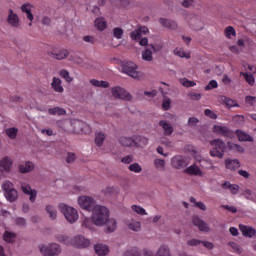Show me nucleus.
Returning a JSON list of instances; mask_svg holds the SVG:
<instances>
[{
  "label": "nucleus",
  "instance_id": "7c9ffc66",
  "mask_svg": "<svg viewBox=\"0 0 256 256\" xmlns=\"http://www.w3.org/2000/svg\"><path fill=\"white\" fill-rule=\"evenodd\" d=\"M155 256H171V250H169V246H160Z\"/></svg>",
  "mask_w": 256,
  "mask_h": 256
},
{
  "label": "nucleus",
  "instance_id": "cd10ccee",
  "mask_svg": "<svg viewBox=\"0 0 256 256\" xmlns=\"http://www.w3.org/2000/svg\"><path fill=\"white\" fill-rule=\"evenodd\" d=\"M94 25L98 31H105V29H107V22L105 21V18H97L94 21Z\"/></svg>",
  "mask_w": 256,
  "mask_h": 256
},
{
  "label": "nucleus",
  "instance_id": "2eb2a0df",
  "mask_svg": "<svg viewBox=\"0 0 256 256\" xmlns=\"http://www.w3.org/2000/svg\"><path fill=\"white\" fill-rule=\"evenodd\" d=\"M192 223L198 227L199 231H203L205 233L209 232V226H207V223L198 216L193 217Z\"/></svg>",
  "mask_w": 256,
  "mask_h": 256
},
{
  "label": "nucleus",
  "instance_id": "c9c22d12",
  "mask_svg": "<svg viewBox=\"0 0 256 256\" xmlns=\"http://www.w3.org/2000/svg\"><path fill=\"white\" fill-rule=\"evenodd\" d=\"M106 135L104 133L98 132L95 135V144L97 145V147H101L103 145V142L106 139Z\"/></svg>",
  "mask_w": 256,
  "mask_h": 256
},
{
  "label": "nucleus",
  "instance_id": "2f4dec72",
  "mask_svg": "<svg viewBox=\"0 0 256 256\" xmlns=\"http://www.w3.org/2000/svg\"><path fill=\"white\" fill-rule=\"evenodd\" d=\"M16 238H17V234L9 231L4 232L3 239L4 241H6V243H13Z\"/></svg>",
  "mask_w": 256,
  "mask_h": 256
},
{
  "label": "nucleus",
  "instance_id": "13d9d810",
  "mask_svg": "<svg viewBox=\"0 0 256 256\" xmlns=\"http://www.w3.org/2000/svg\"><path fill=\"white\" fill-rule=\"evenodd\" d=\"M113 35L116 39H122L123 37V30L121 28H114Z\"/></svg>",
  "mask_w": 256,
  "mask_h": 256
},
{
  "label": "nucleus",
  "instance_id": "a18cd8bd",
  "mask_svg": "<svg viewBox=\"0 0 256 256\" xmlns=\"http://www.w3.org/2000/svg\"><path fill=\"white\" fill-rule=\"evenodd\" d=\"M2 189L4 191V193H7L11 190H13V183L9 180H6L3 184H2Z\"/></svg>",
  "mask_w": 256,
  "mask_h": 256
},
{
  "label": "nucleus",
  "instance_id": "e433bc0d",
  "mask_svg": "<svg viewBox=\"0 0 256 256\" xmlns=\"http://www.w3.org/2000/svg\"><path fill=\"white\" fill-rule=\"evenodd\" d=\"M46 212L49 214V217L53 220L57 219V210L52 205L46 206Z\"/></svg>",
  "mask_w": 256,
  "mask_h": 256
},
{
  "label": "nucleus",
  "instance_id": "37998d69",
  "mask_svg": "<svg viewBox=\"0 0 256 256\" xmlns=\"http://www.w3.org/2000/svg\"><path fill=\"white\" fill-rule=\"evenodd\" d=\"M210 155L211 157H218V159H223V156L225 155V153H223L222 151H219V149L214 147L212 150H210Z\"/></svg>",
  "mask_w": 256,
  "mask_h": 256
},
{
  "label": "nucleus",
  "instance_id": "8fccbe9b",
  "mask_svg": "<svg viewBox=\"0 0 256 256\" xmlns=\"http://www.w3.org/2000/svg\"><path fill=\"white\" fill-rule=\"evenodd\" d=\"M180 83L184 87H195V85H197V83H195V81H191V80H188L186 78L181 79Z\"/></svg>",
  "mask_w": 256,
  "mask_h": 256
},
{
  "label": "nucleus",
  "instance_id": "c03bdc74",
  "mask_svg": "<svg viewBox=\"0 0 256 256\" xmlns=\"http://www.w3.org/2000/svg\"><path fill=\"white\" fill-rule=\"evenodd\" d=\"M198 123H199V118H197V117H190L188 119L187 126L190 127L191 129H195V127H197Z\"/></svg>",
  "mask_w": 256,
  "mask_h": 256
},
{
  "label": "nucleus",
  "instance_id": "58836bf2",
  "mask_svg": "<svg viewBox=\"0 0 256 256\" xmlns=\"http://www.w3.org/2000/svg\"><path fill=\"white\" fill-rule=\"evenodd\" d=\"M240 75L244 76L245 81L248 85H255V77L248 73L241 72Z\"/></svg>",
  "mask_w": 256,
  "mask_h": 256
},
{
  "label": "nucleus",
  "instance_id": "b1692460",
  "mask_svg": "<svg viewBox=\"0 0 256 256\" xmlns=\"http://www.w3.org/2000/svg\"><path fill=\"white\" fill-rule=\"evenodd\" d=\"M159 125H160V127L163 128L164 135H168V136L173 135V126L171 124L167 123V121L161 120L159 122Z\"/></svg>",
  "mask_w": 256,
  "mask_h": 256
},
{
  "label": "nucleus",
  "instance_id": "0e129e2a",
  "mask_svg": "<svg viewBox=\"0 0 256 256\" xmlns=\"http://www.w3.org/2000/svg\"><path fill=\"white\" fill-rule=\"evenodd\" d=\"M133 159H134L133 155H127V156H124V157L121 159V161H122L123 163H125L126 165H129V163H133Z\"/></svg>",
  "mask_w": 256,
  "mask_h": 256
},
{
  "label": "nucleus",
  "instance_id": "864d4df0",
  "mask_svg": "<svg viewBox=\"0 0 256 256\" xmlns=\"http://www.w3.org/2000/svg\"><path fill=\"white\" fill-rule=\"evenodd\" d=\"M10 103H23L24 99L22 96L19 95H11L9 97Z\"/></svg>",
  "mask_w": 256,
  "mask_h": 256
},
{
  "label": "nucleus",
  "instance_id": "aec40b11",
  "mask_svg": "<svg viewBox=\"0 0 256 256\" xmlns=\"http://www.w3.org/2000/svg\"><path fill=\"white\" fill-rule=\"evenodd\" d=\"M94 251L96 255L105 256L109 254V246L105 244H96L94 246Z\"/></svg>",
  "mask_w": 256,
  "mask_h": 256
},
{
  "label": "nucleus",
  "instance_id": "f3484780",
  "mask_svg": "<svg viewBox=\"0 0 256 256\" xmlns=\"http://www.w3.org/2000/svg\"><path fill=\"white\" fill-rule=\"evenodd\" d=\"M226 169H229L230 171H236V169H239L241 167V162L239 159H226L225 160Z\"/></svg>",
  "mask_w": 256,
  "mask_h": 256
},
{
  "label": "nucleus",
  "instance_id": "6e6552de",
  "mask_svg": "<svg viewBox=\"0 0 256 256\" xmlns=\"http://www.w3.org/2000/svg\"><path fill=\"white\" fill-rule=\"evenodd\" d=\"M11 167H13V161L9 157L0 160V180L5 179V173H11Z\"/></svg>",
  "mask_w": 256,
  "mask_h": 256
},
{
  "label": "nucleus",
  "instance_id": "393cba45",
  "mask_svg": "<svg viewBox=\"0 0 256 256\" xmlns=\"http://www.w3.org/2000/svg\"><path fill=\"white\" fill-rule=\"evenodd\" d=\"M51 87L56 93H63L64 91L63 86H61V80L57 77L53 78Z\"/></svg>",
  "mask_w": 256,
  "mask_h": 256
},
{
  "label": "nucleus",
  "instance_id": "f03ea898",
  "mask_svg": "<svg viewBox=\"0 0 256 256\" xmlns=\"http://www.w3.org/2000/svg\"><path fill=\"white\" fill-rule=\"evenodd\" d=\"M146 33H149V28H147V26H140L138 29L130 33V37L134 41H139V45H141V47H149V39L146 37L141 38L142 35H146Z\"/></svg>",
  "mask_w": 256,
  "mask_h": 256
},
{
  "label": "nucleus",
  "instance_id": "052dcab7",
  "mask_svg": "<svg viewBox=\"0 0 256 256\" xmlns=\"http://www.w3.org/2000/svg\"><path fill=\"white\" fill-rule=\"evenodd\" d=\"M161 145H164L165 147L172 148L173 147V142L167 138H161L160 140Z\"/></svg>",
  "mask_w": 256,
  "mask_h": 256
},
{
  "label": "nucleus",
  "instance_id": "7ed1b4c3",
  "mask_svg": "<svg viewBox=\"0 0 256 256\" xmlns=\"http://www.w3.org/2000/svg\"><path fill=\"white\" fill-rule=\"evenodd\" d=\"M61 213H63L64 217L67 219L69 223H75L77 219H79V214L77 213V209L67 206L66 204L59 205Z\"/></svg>",
  "mask_w": 256,
  "mask_h": 256
},
{
  "label": "nucleus",
  "instance_id": "09e8293b",
  "mask_svg": "<svg viewBox=\"0 0 256 256\" xmlns=\"http://www.w3.org/2000/svg\"><path fill=\"white\" fill-rule=\"evenodd\" d=\"M225 35L228 39H231V35L235 37V35H237V33L235 32V28H233V26L226 27Z\"/></svg>",
  "mask_w": 256,
  "mask_h": 256
},
{
  "label": "nucleus",
  "instance_id": "69168bd1",
  "mask_svg": "<svg viewBox=\"0 0 256 256\" xmlns=\"http://www.w3.org/2000/svg\"><path fill=\"white\" fill-rule=\"evenodd\" d=\"M245 101H246V103H248V105H251V107H253L255 105L256 97L255 96H246Z\"/></svg>",
  "mask_w": 256,
  "mask_h": 256
},
{
  "label": "nucleus",
  "instance_id": "79ce46f5",
  "mask_svg": "<svg viewBox=\"0 0 256 256\" xmlns=\"http://www.w3.org/2000/svg\"><path fill=\"white\" fill-rule=\"evenodd\" d=\"M58 239L60 243H64V245H73V238H70L69 236L60 235Z\"/></svg>",
  "mask_w": 256,
  "mask_h": 256
},
{
  "label": "nucleus",
  "instance_id": "72a5a7b5",
  "mask_svg": "<svg viewBox=\"0 0 256 256\" xmlns=\"http://www.w3.org/2000/svg\"><path fill=\"white\" fill-rule=\"evenodd\" d=\"M50 115H67V111L61 107H54L48 110Z\"/></svg>",
  "mask_w": 256,
  "mask_h": 256
},
{
  "label": "nucleus",
  "instance_id": "6e6d98bb",
  "mask_svg": "<svg viewBox=\"0 0 256 256\" xmlns=\"http://www.w3.org/2000/svg\"><path fill=\"white\" fill-rule=\"evenodd\" d=\"M217 87H219V85L217 84V82L215 80H211L208 85L205 86V91H211V89H217Z\"/></svg>",
  "mask_w": 256,
  "mask_h": 256
},
{
  "label": "nucleus",
  "instance_id": "423d86ee",
  "mask_svg": "<svg viewBox=\"0 0 256 256\" xmlns=\"http://www.w3.org/2000/svg\"><path fill=\"white\" fill-rule=\"evenodd\" d=\"M78 203L80 205V207L82 209H84L85 211H94L95 207H97V203L95 202V200L89 196H82L79 197L78 199Z\"/></svg>",
  "mask_w": 256,
  "mask_h": 256
},
{
  "label": "nucleus",
  "instance_id": "3c124183",
  "mask_svg": "<svg viewBox=\"0 0 256 256\" xmlns=\"http://www.w3.org/2000/svg\"><path fill=\"white\" fill-rule=\"evenodd\" d=\"M60 76H62V78L67 81V83H71V81H73V78L69 75V71L67 70H61Z\"/></svg>",
  "mask_w": 256,
  "mask_h": 256
},
{
  "label": "nucleus",
  "instance_id": "de8ad7c7",
  "mask_svg": "<svg viewBox=\"0 0 256 256\" xmlns=\"http://www.w3.org/2000/svg\"><path fill=\"white\" fill-rule=\"evenodd\" d=\"M228 245L233 249L235 253H238V255H241L243 253V249H241V246L235 242H229Z\"/></svg>",
  "mask_w": 256,
  "mask_h": 256
},
{
  "label": "nucleus",
  "instance_id": "4be33fe9",
  "mask_svg": "<svg viewBox=\"0 0 256 256\" xmlns=\"http://www.w3.org/2000/svg\"><path fill=\"white\" fill-rule=\"evenodd\" d=\"M185 171L186 173H188V175H196L197 177H203V171H201V168H199V166H197L196 164L189 166L188 168H186Z\"/></svg>",
  "mask_w": 256,
  "mask_h": 256
},
{
  "label": "nucleus",
  "instance_id": "a878e982",
  "mask_svg": "<svg viewBox=\"0 0 256 256\" xmlns=\"http://www.w3.org/2000/svg\"><path fill=\"white\" fill-rule=\"evenodd\" d=\"M35 169V164L33 162H26L19 166L20 173H31Z\"/></svg>",
  "mask_w": 256,
  "mask_h": 256
},
{
  "label": "nucleus",
  "instance_id": "5fc2aeb1",
  "mask_svg": "<svg viewBox=\"0 0 256 256\" xmlns=\"http://www.w3.org/2000/svg\"><path fill=\"white\" fill-rule=\"evenodd\" d=\"M154 165L156 169H162V171L165 169V160L163 159H155Z\"/></svg>",
  "mask_w": 256,
  "mask_h": 256
},
{
  "label": "nucleus",
  "instance_id": "ddd939ff",
  "mask_svg": "<svg viewBox=\"0 0 256 256\" xmlns=\"http://www.w3.org/2000/svg\"><path fill=\"white\" fill-rule=\"evenodd\" d=\"M21 190L25 195H30L29 199L31 203H35V199H37V190L31 189V185L27 183L21 184Z\"/></svg>",
  "mask_w": 256,
  "mask_h": 256
},
{
  "label": "nucleus",
  "instance_id": "774afa93",
  "mask_svg": "<svg viewBox=\"0 0 256 256\" xmlns=\"http://www.w3.org/2000/svg\"><path fill=\"white\" fill-rule=\"evenodd\" d=\"M140 254L137 250H128L124 253V256H139Z\"/></svg>",
  "mask_w": 256,
  "mask_h": 256
},
{
  "label": "nucleus",
  "instance_id": "5701e85b",
  "mask_svg": "<svg viewBox=\"0 0 256 256\" xmlns=\"http://www.w3.org/2000/svg\"><path fill=\"white\" fill-rule=\"evenodd\" d=\"M210 145H212V147L217 148L222 153H225V149H227V145L221 139H214V140L210 141Z\"/></svg>",
  "mask_w": 256,
  "mask_h": 256
},
{
  "label": "nucleus",
  "instance_id": "c85d7f7f",
  "mask_svg": "<svg viewBox=\"0 0 256 256\" xmlns=\"http://www.w3.org/2000/svg\"><path fill=\"white\" fill-rule=\"evenodd\" d=\"M60 129L63 131H71V127H73V120H62L58 122Z\"/></svg>",
  "mask_w": 256,
  "mask_h": 256
},
{
  "label": "nucleus",
  "instance_id": "4d7b16f0",
  "mask_svg": "<svg viewBox=\"0 0 256 256\" xmlns=\"http://www.w3.org/2000/svg\"><path fill=\"white\" fill-rule=\"evenodd\" d=\"M132 209L135 213H138V215H147V212L141 206L133 205Z\"/></svg>",
  "mask_w": 256,
  "mask_h": 256
},
{
  "label": "nucleus",
  "instance_id": "20e7f679",
  "mask_svg": "<svg viewBox=\"0 0 256 256\" xmlns=\"http://www.w3.org/2000/svg\"><path fill=\"white\" fill-rule=\"evenodd\" d=\"M111 94L114 99H121L122 101H133V96L131 93L127 92V90L121 86L112 87Z\"/></svg>",
  "mask_w": 256,
  "mask_h": 256
},
{
  "label": "nucleus",
  "instance_id": "a211bd4d",
  "mask_svg": "<svg viewBox=\"0 0 256 256\" xmlns=\"http://www.w3.org/2000/svg\"><path fill=\"white\" fill-rule=\"evenodd\" d=\"M236 135L238 137V141L240 142L248 141L249 143H253V141H255L251 135L247 134V132L243 130H236Z\"/></svg>",
  "mask_w": 256,
  "mask_h": 256
},
{
  "label": "nucleus",
  "instance_id": "412c9836",
  "mask_svg": "<svg viewBox=\"0 0 256 256\" xmlns=\"http://www.w3.org/2000/svg\"><path fill=\"white\" fill-rule=\"evenodd\" d=\"M119 143L122 145V147H139V145H137V142H135V140L130 137H121L119 139Z\"/></svg>",
  "mask_w": 256,
  "mask_h": 256
},
{
  "label": "nucleus",
  "instance_id": "e2e57ef3",
  "mask_svg": "<svg viewBox=\"0 0 256 256\" xmlns=\"http://www.w3.org/2000/svg\"><path fill=\"white\" fill-rule=\"evenodd\" d=\"M15 223L16 225H18L19 227H25V225H27V221L25 220V218L22 217H18L15 219Z\"/></svg>",
  "mask_w": 256,
  "mask_h": 256
},
{
  "label": "nucleus",
  "instance_id": "c756f323",
  "mask_svg": "<svg viewBox=\"0 0 256 256\" xmlns=\"http://www.w3.org/2000/svg\"><path fill=\"white\" fill-rule=\"evenodd\" d=\"M7 201H10V203L15 202L16 199H18V194H17V190H15V188H13L12 190L5 192L4 193Z\"/></svg>",
  "mask_w": 256,
  "mask_h": 256
},
{
  "label": "nucleus",
  "instance_id": "39448f33",
  "mask_svg": "<svg viewBox=\"0 0 256 256\" xmlns=\"http://www.w3.org/2000/svg\"><path fill=\"white\" fill-rule=\"evenodd\" d=\"M122 73L129 75L132 79H141V72L137 71V66L133 62H126L122 65Z\"/></svg>",
  "mask_w": 256,
  "mask_h": 256
},
{
  "label": "nucleus",
  "instance_id": "f257e3e1",
  "mask_svg": "<svg viewBox=\"0 0 256 256\" xmlns=\"http://www.w3.org/2000/svg\"><path fill=\"white\" fill-rule=\"evenodd\" d=\"M92 223L96 227H103L107 225L106 233H113L117 229V221L113 218H109V209L105 206L98 205L92 212Z\"/></svg>",
  "mask_w": 256,
  "mask_h": 256
},
{
  "label": "nucleus",
  "instance_id": "9d476101",
  "mask_svg": "<svg viewBox=\"0 0 256 256\" xmlns=\"http://www.w3.org/2000/svg\"><path fill=\"white\" fill-rule=\"evenodd\" d=\"M7 23H8V25H10V27H13L14 29H19V27L21 26V21L19 20V15H17V13L13 12L12 9L8 10Z\"/></svg>",
  "mask_w": 256,
  "mask_h": 256
},
{
  "label": "nucleus",
  "instance_id": "680f3d73",
  "mask_svg": "<svg viewBox=\"0 0 256 256\" xmlns=\"http://www.w3.org/2000/svg\"><path fill=\"white\" fill-rule=\"evenodd\" d=\"M187 245L189 247H197L198 245H201V240H197V239L188 240Z\"/></svg>",
  "mask_w": 256,
  "mask_h": 256
},
{
  "label": "nucleus",
  "instance_id": "9b49d317",
  "mask_svg": "<svg viewBox=\"0 0 256 256\" xmlns=\"http://www.w3.org/2000/svg\"><path fill=\"white\" fill-rule=\"evenodd\" d=\"M47 55L49 57H52V59H57V61H61L63 59H67V57H69V51H67L65 49H62V50L53 49L51 51H48Z\"/></svg>",
  "mask_w": 256,
  "mask_h": 256
},
{
  "label": "nucleus",
  "instance_id": "49530a36",
  "mask_svg": "<svg viewBox=\"0 0 256 256\" xmlns=\"http://www.w3.org/2000/svg\"><path fill=\"white\" fill-rule=\"evenodd\" d=\"M129 171H132L133 173H141V171H143V168H141V166L139 165V163H134L131 164L128 167Z\"/></svg>",
  "mask_w": 256,
  "mask_h": 256
},
{
  "label": "nucleus",
  "instance_id": "4468645a",
  "mask_svg": "<svg viewBox=\"0 0 256 256\" xmlns=\"http://www.w3.org/2000/svg\"><path fill=\"white\" fill-rule=\"evenodd\" d=\"M213 133H216V135H222L223 137H233V131L226 126L214 125Z\"/></svg>",
  "mask_w": 256,
  "mask_h": 256
},
{
  "label": "nucleus",
  "instance_id": "dca6fc26",
  "mask_svg": "<svg viewBox=\"0 0 256 256\" xmlns=\"http://www.w3.org/2000/svg\"><path fill=\"white\" fill-rule=\"evenodd\" d=\"M159 21H160L162 27H165L166 29H170L171 31H175L179 27L177 22L174 20H171V19L160 18Z\"/></svg>",
  "mask_w": 256,
  "mask_h": 256
},
{
  "label": "nucleus",
  "instance_id": "1a4fd4ad",
  "mask_svg": "<svg viewBox=\"0 0 256 256\" xmlns=\"http://www.w3.org/2000/svg\"><path fill=\"white\" fill-rule=\"evenodd\" d=\"M171 165L174 169H185L189 162H187V158L182 155H176L171 159Z\"/></svg>",
  "mask_w": 256,
  "mask_h": 256
},
{
  "label": "nucleus",
  "instance_id": "6ab92c4d",
  "mask_svg": "<svg viewBox=\"0 0 256 256\" xmlns=\"http://www.w3.org/2000/svg\"><path fill=\"white\" fill-rule=\"evenodd\" d=\"M239 227H240V231H241L242 235H244V237H253L256 235L255 228H253L251 226H246V225L241 224Z\"/></svg>",
  "mask_w": 256,
  "mask_h": 256
},
{
  "label": "nucleus",
  "instance_id": "4c0bfd02",
  "mask_svg": "<svg viewBox=\"0 0 256 256\" xmlns=\"http://www.w3.org/2000/svg\"><path fill=\"white\" fill-rule=\"evenodd\" d=\"M17 133H19V130L15 127L6 129V135L10 139H16L17 138Z\"/></svg>",
  "mask_w": 256,
  "mask_h": 256
},
{
  "label": "nucleus",
  "instance_id": "0eeeda50",
  "mask_svg": "<svg viewBox=\"0 0 256 256\" xmlns=\"http://www.w3.org/2000/svg\"><path fill=\"white\" fill-rule=\"evenodd\" d=\"M40 252L44 256H56L61 253V247L59 244H50L49 246H39Z\"/></svg>",
  "mask_w": 256,
  "mask_h": 256
},
{
  "label": "nucleus",
  "instance_id": "f8f14e48",
  "mask_svg": "<svg viewBox=\"0 0 256 256\" xmlns=\"http://www.w3.org/2000/svg\"><path fill=\"white\" fill-rule=\"evenodd\" d=\"M89 245H91V241L82 235H78L73 238V247H77V249H86Z\"/></svg>",
  "mask_w": 256,
  "mask_h": 256
},
{
  "label": "nucleus",
  "instance_id": "ea45409f",
  "mask_svg": "<svg viewBox=\"0 0 256 256\" xmlns=\"http://www.w3.org/2000/svg\"><path fill=\"white\" fill-rule=\"evenodd\" d=\"M128 228L131 231H141V222H137V221H132L130 223H128Z\"/></svg>",
  "mask_w": 256,
  "mask_h": 256
},
{
  "label": "nucleus",
  "instance_id": "f704fd0d",
  "mask_svg": "<svg viewBox=\"0 0 256 256\" xmlns=\"http://www.w3.org/2000/svg\"><path fill=\"white\" fill-rule=\"evenodd\" d=\"M142 59L143 61L151 62L153 61V52L151 49L146 48L144 51H142Z\"/></svg>",
  "mask_w": 256,
  "mask_h": 256
},
{
  "label": "nucleus",
  "instance_id": "338daca9",
  "mask_svg": "<svg viewBox=\"0 0 256 256\" xmlns=\"http://www.w3.org/2000/svg\"><path fill=\"white\" fill-rule=\"evenodd\" d=\"M204 115H206V117H210V119H217V114H215L213 111L206 109L204 111Z\"/></svg>",
  "mask_w": 256,
  "mask_h": 256
},
{
  "label": "nucleus",
  "instance_id": "bb28decb",
  "mask_svg": "<svg viewBox=\"0 0 256 256\" xmlns=\"http://www.w3.org/2000/svg\"><path fill=\"white\" fill-rule=\"evenodd\" d=\"M220 101L224 103L226 107H239V103H237L235 100L228 98L226 96H221Z\"/></svg>",
  "mask_w": 256,
  "mask_h": 256
},
{
  "label": "nucleus",
  "instance_id": "a19ab883",
  "mask_svg": "<svg viewBox=\"0 0 256 256\" xmlns=\"http://www.w3.org/2000/svg\"><path fill=\"white\" fill-rule=\"evenodd\" d=\"M190 203H194L195 207L201 209V211H207V206H205L203 202H197V200L194 197L190 198Z\"/></svg>",
  "mask_w": 256,
  "mask_h": 256
},
{
  "label": "nucleus",
  "instance_id": "603ef678",
  "mask_svg": "<svg viewBox=\"0 0 256 256\" xmlns=\"http://www.w3.org/2000/svg\"><path fill=\"white\" fill-rule=\"evenodd\" d=\"M174 53L178 56V57H185V59H191V55L187 54L184 52L183 49H175Z\"/></svg>",
  "mask_w": 256,
  "mask_h": 256
},
{
  "label": "nucleus",
  "instance_id": "bf43d9fd",
  "mask_svg": "<svg viewBox=\"0 0 256 256\" xmlns=\"http://www.w3.org/2000/svg\"><path fill=\"white\" fill-rule=\"evenodd\" d=\"M75 159H77V156L73 152H68L66 157L67 163H75Z\"/></svg>",
  "mask_w": 256,
  "mask_h": 256
},
{
  "label": "nucleus",
  "instance_id": "473e14b6",
  "mask_svg": "<svg viewBox=\"0 0 256 256\" xmlns=\"http://www.w3.org/2000/svg\"><path fill=\"white\" fill-rule=\"evenodd\" d=\"M227 146H228V149H230V151H237V153H245V148H243L239 144L227 142Z\"/></svg>",
  "mask_w": 256,
  "mask_h": 256
}]
</instances>
